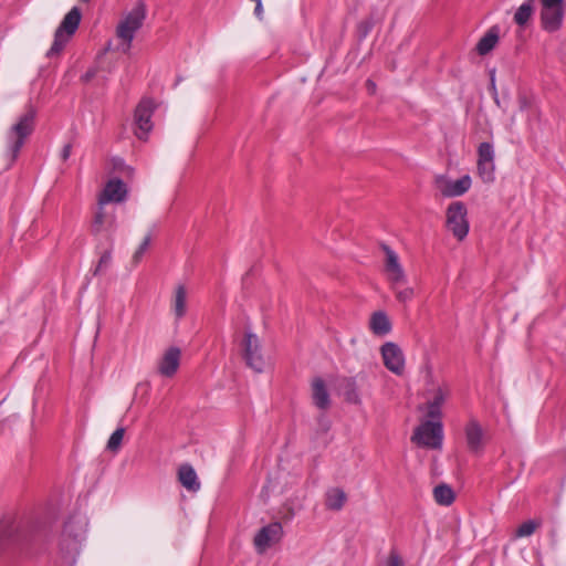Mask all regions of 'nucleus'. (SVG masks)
I'll use <instances>...</instances> for the list:
<instances>
[{
    "label": "nucleus",
    "mask_w": 566,
    "mask_h": 566,
    "mask_svg": "<svg viewBox=\"0 0 566 566\" xmlns=\"http://www.w3.org/2000/svg\"><path fill=\"white\" fill-rule=\"evenodd\" d=\"M242 355L245 364L256 373L264 369L265 360L261 353V344L258 336L251 332L244 334L242 340Z\"/></svg>",
    "instance_id": "423d86ee"
},
{
    "label": "nucleus",
    "mask_w": 566,
    "mask_h": 566,
    "mask_svg": "<svg viewBox=\"0 0 566 566\" xmlns=\"http://www.w3.org/2000/svg\"><path fill=\"white\" fill-rule=\"evenodd\" d=\"M31 537L22 523L8 518L0 521V544H22L31 541Z\"/></svg>",
    "instance_id": "6e6552de"
},
{
    "label": "nucleus",
    "mask_w": 566,
    "mask_h": 566,
    "mask_svg": "<svg viewBox=\"0 0 566 566\" xmlns=\"http://www.w3.org/2000/svg\"><path fill=\"white\" fill-rule=\"evenodd\" d=\"M443 432L440 421L427 420L416 428L411 440L419 446L438 449L442 444Z\"/></svg>",
    "instance_id": "39448f33"
},
{
    "label": "nucleus",
    "mask_w": 566,
    "mask_h": 566,
    "mask_svg": "<svg viewBox=\"0 0 566 566\" xmlns=\"http://www.w3.org/2000/svg\"><path fill=\"white\" fill-rule=\"evenodd\" d=\"M478 161H494L493 146L488 143H481L478 148Z\"/></svg>",
    "instance_id": "c756f323"
},
{
    "label": "nucleus",
    "mask_w": 566,
    "mask_h": 566,
    "mask_svg": "<svg viewBox=\"0 0 566 566\" xmlns=\"http://www.w3.org/2000/svg\"><path fill=\"white\" fill-rule=\"evenodd\" d=\"M446 227L458 241H463L470 229L468 209L464 202L453 201L446 211Z\"/></svg>",
    "instance_id": "20e7f679"
},
{
    "label": "nucleus",
    "mask_w": 566,
    "mask_h": 566,
    "mask_svg": "<svg viewBox=\"0 0 566 566\" xmlns=\"http://www.w3.org/2000/svg\"><path fill=\"white\" fill-rule=\"evenodd\" d=\"M187 291L185 285H178L175 291L174 313L179 319L186 314Z\"/></svg>",
    "instance_id": "a878e982"
},
{
    "label": "nucleus",
    "mask_w": 566,
    "mask_h": 566,
    "mask_svg": "<svg viewBox=\"0 0 566 566\" xmlns=\"http://www.w3.org/2000/svg\"><path fill=\"white\" fill-rule=\"evenodd\" d=\"M112 263V248L107 249L101 255L98 263L93 272L94 275H98L105 272Z\"/></svg>",
    "instance_id": "7c9ffc66"
},
{
    "label": "nucleus",
    "mask_w": 566,
    "mask_h": 566,
    "mask_svg": "<svg viewBox=\"0 0 566 566\" xmlns=\"http://www.w3.org/2000/svg\"><path fill=\"white\" fill-rule=\"evenodd\" d=\"M541 525L542 522L538 520H528L516 528L515 537L531 536Z\"/></svg>",
    "instance_id": "cd10ccee"
},
{
    "label": "nucleus",
    "mask_w": 566,
    "mask_h": 566,
    "mask_svg": "<svg viewBox=\"0 0 566 566\" xmlns=\"http://www.w3.org/2000/svg\"><path fill=\"white\" fill-rule=\"evenodd\" d=\"M125 429L123 427L117 428L109 437L107 441V450L111 452H117L120 449Z\"/></svg>",
    "instance_id": "c85d7f7f"
},
{
    "label": "nucleus",
    "mask_w": 566,
    "mask_h": 566,
    "mask_svg": "<svg viewBox=\"0 0 566 566\" xmlns=\"http://www.w3.org/2000/svg\"><path fill=\"white\" fill-rule=\"evenodd\" d=\"M36 109L29 104L15 124L7 133L8 150L3 169H9L17 160L27 138L35 128Z\"/></svg>",
    "instance_id": "f257e3e1"
},
{
    "label": "nucleus",
    "mask_w": 566,
    "mask_h": 566,
    "mask_svg": "<svg viewBox=\"0 0 566 566\" xmlns=\"http://www.w3.org/2000/svg\"><path fill=\"white\" fill-rule=\"evenodd\" d=\"M97 71L95 69H90L86 71V73L82 76V81L87 83L91 80H93L96 75Z\"/></svg>",
    "instance_id": "ea45409f"
},
{
    "label": "nucleus",
    "mask_w": 566,
    "mask_h": 566,
    "mask_svg": "<svg viewBox=\"0 0 566 566\" xmlns=\"http://www.w3.org/2000/svg\"><path fill=\"white\" fill-rule=\"evenodd\" d=\"M81 527L76 526L73 518L65 522L62 538L60 541V548L65 554L76 553L81 542Z\"/></svg>",
    "instance_id": "4468645a"
},
{
    "label": "nucleus",
    "mask_w": 566,
    "mask_h": 566,
    "mask_svg": "<svg viewBox=\"0 0 566 566\" xmlns=\"http://www.w3.org/2000/svg\"><path fill=\"white\" fill-rule=\"evenodd\" d=\"M178 481L180 484L190 492H197L200 489L195 469L189 464H181L178 469Z\"/></svg>",
    "instance_id": "a211bd4d"
},
{
    "label": "nucleus",
    "mask_w": 566,
    "mask_h": 566,
    "mask_svg": "<svg viewBox=\"0 0 566 566\" xmlns=\"http://www.w3.org/2000/svg\"><path fill=\"white\" fill-rule=\"evenodd\" d=\"M312 397L314 405L317 408L322 410H326L327 408H329V394L327 391L324 380L319 377L315 378L312 382Z\"/></svg>",
    "instance_id": "6ab92c4d"
},
{
    "label": "nucleus",
    "mask_w": 566,
    "mask_h": 566,
    "mask_svg": "<svg viewBox=\"0 0 566 566\" xmlns=\"http://www.w3.org/2000/svg\"><path fill=\"white\" fill-rule=\"evenodd\" d=\"M71 151H72V145L71 144L64 145V147L62 148V151H61V158L63 161H66L70 158Z\"/></svg>",
    "instance_id": "58836bf2"
},
{
    "label": "nucleus",
    "mask_w": 566,
    "mask_h": 566,
    "mask_svg": "<svg viewBox=\"0 0 566 566\" xmlns=\"http://www.w3.org/2000/svg\"><path fill=\"white\" fill-rule=\"evenodd\" d=\"M434 182L443 197L452 198L464 195L470 189L472 181L469 175H464L458 180H451L444 176H437Z\"/></svg>",
    "instance_id": "9d476101"
},
{
    "label": "nucleus",
    "mask_w": 566,
    "mask_h": 566,
    "mask_svg": "<svg viewBox=\"0 0 566 566\" xmlns=\"http://www.w3.org/2000/svg\"><path fill=\"white\" fill-rule=\"evenodd\" d=\"M385 566H403V562H402L399 553L397 552V549L392 548L390 551Z\"/></svg>",
    "instance_id": "f704fd0d"
},
{
    "label": "nucleus",
    "mask_w": 566,
    "mask_h": 566,
    "mask_svg": "<svg viewBox=\"0 0 566 566\" xmlns=\"http://www.w3.org/2000/svg\"><path fill=\"white\" fill-rule=\"evenodd\" d=\"M114 218H107L103 210V206L98 205L97 210L94 213V218L91 224V232L94 235L99 234L104 229H108L113 226Z\"/></svg>",
    "instance_id": "5701e85b"
},
{
    "label": "nucleus",
    "mask_w": 566,
    "mask_h": 566,
    "mask_svg": "<svg viewBox=\"0 0 566 566\" xmlns=\"http://www.w3.org/2000/svg\"><path fill=\"white\" fill-rule=\"evenodd\" d=\"M441 415V407L436 406L430 401L427 402V417L431 419V421H440Z\"/></svg>",
    "instance_id": "72a5a7b5"
},
{
    "label": "nucleus",
    "mask_w": 566,
    "mask_h": 566,
    "mask_svg": "<svg viewBox=\"0 0 566 566\" xmlns=\"http://www.w3.org/2000/svg\"><path fill=\"white\" fill-rule=\"evenodd\" d=\"M125 169H126L128 172H132V168H130V167H125Z\"/></svg>",
    "instance_id": "c03bdc74"
},
{
    "label": "nucleus",
    "mask_w": 566,
    "mask_h": 566,
    "mask_svg": "<svg viewBox=\"0 0 566 566\" xmlns=\"http://www.w3.org/2000/svg\"><path fill=\"white\" fill-rule=\"evenodd\" d=\"M114 168L115 169H124V163L122 160H115L114 161Z\"/></svg>",
    "instance_id": "37998d69"
},
{
    "label": "nucleus",
    "mask_w": 566,
    "mask_h": 566,
    "mask_svg": "<svg viewBox=\"0 0 566 566\" xmlns=\"http://www.w3.org/2000/svg\"><path fill=\"white\" fill-rule=\"evenodd\" d=\"M254 14H255L259 19H262V14H263V6H262V2H259L258 4H255V8H254Z\"/></svg>",
    "instance_id": "79ce46f5"
},
{
    "label": "nucleus",
    "mask_w": 566,
    "mask_h": 566,
    "mask_svg": "<svg viewBox=\"0 0 566 566\" xmlns=\"http://www.w3.org/2000/svg\"><path fill=\"white\" fill-rule=\"evenodd\" d=\"M494 161H478V174L483 182H492L494 180Z\"/></svg>",
    "instance_id": "bb28decb"
},
{
    "label": "nucleus",
    "mask_w": 566,
    "mask_h": 566,
    "mask_svg": "<svg viewBox=\"0 0 566 566\" xmlns=\"http://www.w3.org/2000/svg\"><path fill=\"white\" fill-rule=\"evenodd\" d=\"M154 111L155 103L150 98H143L135 109V135L140 140H146L148 133L153 128L151 116Z\"/></svg>",
    "instance_id": "0eeeda50"
},
{
    "label": "nucleus",
    "mask_w": 566,
    "mask_h": 566,
    "mask_svg": "<svg viewBox=\"0 0 566 566\" xmlns=\"http://www.w3.org/2000/svg\"><path fill=\"white\" fill-rule=\"evenodd\" d=\"M180 349L170 347L159 361L158 371L165 377H171L176 374L180 363Z\"/></svg>",
    "instance_id": "f3484780"
},
{
    "label": "nucleus",
    "mask_w": 566,
    "mask_h": 566,
    "mask_svg": "<svg viewBox=\"0 0 566 566\" xmlns=\"http://www.w3.org/2000/svg\"><path fill=\"white\" fill-rule=\"evenodd\" d=\"M347 501V495L340 488L328 489L325 493V506L331 511H339Z\"/></svg>",
    "instance_id": "4be33fe9"
},
{
    "label": "nucleus",
    "mask_w": 566,
    "mask_h": 566,
    "mask_svg": "<svg viewBox=\"0 0 566 566\" xmlns=\"http://www.w3.org/2000/svg\"><path fill=\"white\" fill-rule=\"evenodd\" d=\"M146 3L143 0H138L134 8L117 25L116 34L124 42V53H127L130 50L135 33L143 27V23L146 19Z\"/></svg>",
    "instance_id": "f03ea898"
},
{
    "label": "nucleus",
    "mask_w": 566,
    "mask_h": 566,
    "mask_svg": "<svg viewBox=\"0 0 566 566\" xmlns=\"http://www.w3.org/2000/svg\"><path fill=\"white\" fill-rule=\"evenodd\" d=\"M366 87L368 90V93L370 95H374L376 93V83L373 81V80H367L366 81Z\"/></svg>",
    "instance_id": "a19ab883"
},
{
    "label": "nucleus",
    "mask_w": 566,
    "mask_h": 566,
    "mask_svg": "<svg viewBox=\"0 0 566 566\" xmlns=\"http://www.w3.org/2000/svg\"><path fill=\"white\" fill-rule=\"evenodd\" d=\"M542 8L564 7L563 0H541Z\"/></svg>",
    "instance_id": "4c0bfd02"
},
{
    "label": "nucleus",
    "mask_w": 566,
    "mask_h": 566,
    "mask_svg": "<svg viewBox=\"0 0 566 566\" xmlns=\"http://www.w3.org/2000/svg\"><path fill=\"white\" fill-rule=\"evenodd\" d=\"M468 450L474 454H481L484 450V430L480 422L471 418L464 428Z\"/></svg>",
    "instance_id": "ddd939ff"
},
{
    "label": "nucleus",
    "mask_w": 566,
    "mask_h": 566,
    "mask_svg": "<svg viewBox=\"0 0 566 566\" xmlns=\"http://www.w3.org/2000/svg\"><path fill=\"white\" fill-rule=\"evenodd\" d=\"M381 355L384 364L387 369L401 375L405 369V358L400 347L391 342L385 343L381 346Z\"/></svg>",
    "instance_id": "f8f14e48"
},
{
    "label": "nucleus",
    "mask_w": 566,
    "mask_h": 566,
    "mask_svg": "<svg viewBox=\"0 0 566 566\" xmlns=\"http://www.w3.org/2000/svg\"><path fill=\"white\" fill-rule=\"evenodd\" d=\"M391 287L395 291L396 298L401 303L409 302L415 295L412 287H405L402 290H398V285H396L395 287L391 285Z\"/></svg>",
    "instance_id": "473e14b6"
},
{
    "label": "nucleus",
    "mask_w": 566,
    "mask_h": 566,
    "mask_svg": "<svg viewBox=\"0 0 566 566\" xmlns=\"http://www.w3.org/2000/svg\"><path fill=\"white\" fill-rule=\"evenodd\" d=\"M434 501L444 506L451 505L455 500L453 490L446 483H441L433 489Z\"/></svg>",
    "instance_id": "b1692460"
},
{
    "label": "nucleus",
    "mask_w": 566,
    "mask_h": 566,
    "mask_svg": "<svg viewBox=\"0 0 566 566\" xmlns=\"http://www.w3.org/2000/svg\"><path fill=\"white\" fill-rule=\"evenodd\" d=\"M82 13L77 7H73L64 17L59 28L54 33V41L46 52L48 57H53L59 55L66 43L70 41L71 36L76 32L80 22H81Z\"/></svg>",
    "instance_id": "7ed1b4c3"
},
{
    "label": "nucleus",
    "mask_w": 566,
    "mask_h": 566,
    "mask_svg": "<svg viewBox=\"0 0 566 566\" xmlns=\"http://www.w3.org/2000/svg\"><path fill=\"white\" fill-rule=\"evenodd\" d=\"M369 328L375 335L385 336L391 331V322L385 312H374L370 316Z\"/></svg>",
    "instance_id": "aec40b11"
},
{
    "label": "nucleus",
    "mask_w": 566,
    "mask_h": 566,
    "mask_svg": "<svg viewBox=\"0 0 566 566\" xmlns=\"http://www.w3.org/2000/svg\"><path fill=\"white\" fill-rule=\"evenodd\" d=\"M564 14V7L542 8L539 14L542 29L548 33L558 31L563 25Z\"/></svg>",
    "instance_id": "dca6fc26"
},
{
    "label": "nucleus",
    "mask_w": 566,
    "mask_h": 566,
    "mask_svg": "<svg viewBox=\"0 0 566 566\" xmlns=\"http://www.w3.org/2000/svg\"><path fill=\"white\" fill-rule=\"evenodd\" d=\"M150 242H151V234L148 233L144 238L143 242L139 244V247L137 248L135 253L133 254V258H132L133 264L137 265L142 261L144 254L146 253V251L148 250V248L150 245Z\"/></svg>",
    "instance_id": "2f4dec72"
},
{
    "label": "nucleus",
    "mask_w": 566,
    "mask_h": 566,
    "mask_svg": "<svg viewBox=\"0 0 566 566\" xmlns=\"http://www.w3.org/2000/svg\"><path fill=\"white\" fill-rule=\"evenodd\" d=\"M126 195V184L119 178H113L105 185V188L98 198V205L103 206L107 202H122L125 200Z\"/></svg>",
    "instance_id": "2eb2a0df"
},
{
    "label": "nucleus",
    "mask_w": 566,
    "mask_h": 566,
    "mask_svg": "<svg viewBox=\"0 0 566 566\" xmlns=\"http://www.w3.org/2000/svg\"><path fill=\"white\" fill-rule=\"evenodd\" d=\"M447 398V392L442 388H438L434 392V396L431 400H429L431 403L442 407Z\"/></svg>",
    "instance_id": "e433bc0d"
},
{
    "label": "nucleus",
    "mask_w": 566,
    "mask_h": 566,
    "mask_svg": "<svg viewBox=\"0 0 566 566\" xmlns=\"http://www.w3.org/2000/svg\"><path fill=\"white\" fill-rule=\"evenodd\" d=\"M374 27V22L370 19L363 20L358 24V32L360 38H366L368 33L371 31Z\"/></svg>",
    "instance_id": "c9c22d12"
},
{
    "label": "nucleus",
    "mask_w": 566,
    "mask_h": 566,
    "mask_svg": "<svg viewBox=\"0 0 566 566\" xmlns=\"http://www.w3.org/2000/svg\"><path fill=\"white\" fill-rule=\"evenodd\" d=\"M499 27L494 25L479 40L475 50L480 55H486L495 48L499 42Z\"/></svg>",
    "instance_id": "412c9836"
},
{
    "label": "nucleus",
    "mask_w": 566,
    "mask_h": 566,
    "mask_svg": "<svg viewBox=\"0 0 566 566\" xmlns=\"http://www.w3.org/2000/svg\"><path fill=\"white\" fill-rule=\"evenodd\" d=\"M385 253V272L388 281L395 287L406 282L405 271L399 262L398 254L386 243L380 244Z\"/></svg>",
    "instance_id": "1a4fd4ad"
},
{
    "label": "nucleus",
    "mask_w": 566,
    "mask_h": 566,
    "mask_svg": "<svg viewBox=\"0 0 566 566\" xmlns=\"http://www.w3.org/2000/svg\"><path fill=\"white\" fill-rule=\"evenodd\" d=\"M534 3L535 0H525L515 11L514 13V22L524 27L530 19L532 18L534 13Z\"/></svg>",
    "instance_id": "393cba45"
},
{
    "label": "nucleus",
    "mask_w": 566,
    "mask_h": 566,
    "mask_svg": "<svg viewBox=\"0 0 566 566\" xmlns=\"http://www.w3.org/2000/svg\"><path fill=\"white\" fill-rule=\"evenodd\" d=\"M283 535V528L280 522H273L262 527L254 536V545L259 553H263L272 544L277 543Z\"/></svg>",
    "instance_id": "9b49d317"
}]
</instances>
